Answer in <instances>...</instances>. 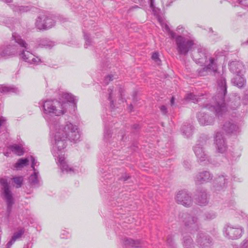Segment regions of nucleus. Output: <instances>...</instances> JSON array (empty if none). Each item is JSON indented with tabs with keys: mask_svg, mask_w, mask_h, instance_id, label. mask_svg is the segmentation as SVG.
<instances>
[{
	"mask_svg": "<svg viewBox=\"0 0 248 248\" xmlns=\"http://www.w3.org/2000/svg\"><path fill=\"white\" fill-rule=\"evenodd\" d=\"M68 104L57 100H48L43 102V116L47 122L53 136L52 154L58 160L62 171L73 173L74 170L69 167L65 160L64 150L66 146L67 140L77 142L80 138L78 127L70 122H66L61 124L54 116L64 114Z\"/></svg>",
	"mask_w": 248,
	"mask_h": 248,
	"instance_id": "obj_1",
	"label": "nucleus"
},
{
	"mask_svg": "<svg viewBox=\"0 0 248 248\" xmlns=\"http://www.w3.org/2000/svg\"><path fill=\"white\" fill-rule=\"evenodd\" d=\"M218 94L216 95L214 100L216 104L214 106L207 105L205 108L211 110H215L216 115L219 118L225 115L227 112L230 113L231 110H235L240 105V98L235 96L228 103V108H227L224 103V96L227 93V86L226 79L221 77L217 81Z\"/></svg>",
	"mask_w": 248,
	"mask_h": 248,
	"instance_id": "obj_2",
	"label": "nucleus"
},
{
	"mask_svg": "<svg viewBox=\"0 0 248 248\" xmlns=\"http://www.w3.org/2000/svg\"><path fill=\"white\" fill-rule=\"evenodd\" d=\"M12 39L20 47V50L17 51L15 47L11 45L2 46L0 47V58H7L18 52L20 58L24 61L30 64H38L41 62V60L35 57L30 51L29 45L23 40L21 36L16 32L12 34Z\"/></svg>",
	"mask_w": 248,
	"mask_h": 248,
	"instance_id": "obj_3",
	"label": "nucleus"
},
{
	"mask_svg": "<svg viewBox=\"0 0 248 248\" xmlns=\"http://www.w3.org/2000/svg\"><path fill=\"white\" fill-rule=\"evenodd\" d=\"M175 39L176 48L179 54L186 56L192 51L196 44L193 40L183 35H177Z\"/></svg>",
	"mask_w": 248,
	"mask_h": 248,
	"instance_id": "obj_4",
	"label": "nucleus"
},
{
	"mask_svg": "<svg viewBox=\"0 0 248 248\" xmlns=\"http://www.w3.org/2000/svg\"><path fill=\"white\" fill-rule=\"evenodd\" d=\"M180 220L191 233L199 229L198 218L194 214L183 213L180 215Z\"/></svg>",
	"mask_w": 248,
	"mask_h": 248,
	"instance_id": "obj_5",
	"label": "nucleus"
},
{
	"mask_svg": "<svg viewBox=\"0 0 248 248\" xmlns=\"http://www.w3.org/2000/svg\"><path fill=\"white\" fill-rule=\"evenodd\" d=\"M0 184L2 186V194L7 203V212L10 214L12 211V206L14 204V199L12 193L9 189L7 181L4 178L0 179Z\"/></svg>",
	"mask_w": 248,
	"mask_h": 248,
	"instance_id": "obj_6",
	"label": "nucleus"
},
{
	"mask_svg": "<svg viewBox=\"0 0 248 248\" xmlns=\"http://www.w3.org/2000/svg\"><path fill=\"white\" fill-rule=\"evenodd\" d=\"M55 24L54 17L51 15H42L39 16L35 22V26L39 30H47Z\"/></svg>",
	"mask_w": 248,
	"mask_h": 248,
	"instance_id": "obj_7",
	"label": "nucleus"
},
{
	"mask_svg": "<svg viewBox=\"0 0 248 248\" xmlns=\"http://www.w3.org/2000/svg\"><path fill=\"white\" fill-rule=\"evenodd\" d=\"M192 56L196 63L202 64L206 62V60L208 59L210 55L200 45H196L192 50Z\"/></svg>",
	"mask_w": 248,
	"mask_h": 248,
	"instance_id": "obj_8",
	"label": "nucleus"
},
{
	"mask_svg": "<svg viewBox=\"0 0 248 248\" xmlns=\"http://www.w3.org/2000/svg\"><path fill=\"white\" fill-rule=\"evenodd\" d=\"M217 59L209 56L206 62L202 64H204V67L199 69L198 74L200 76H204L207 75L208 72H216L217 70Z\"/></svg>",
	"mask_w": 248,
	"mask_h": 248,
	"instance_id": "obj_9",
	"label": "nucleus"
},
{
	"mask_svg": "<svg viewBox=\"0 0 248 248\" xmlns=\"http://www.w3.org/2000/svg\"><path fill=\"white\" fill-rule=\"evenodd\" d=\"M224 232L226 237L231 239H237L242 236L244 230L240 226L228 225L224 228Z\"/></svg>",
	"mask_w": 248,
	"mask_h": 248,
	"instance_id": "obj_10",
	"label": "nucleus"
},
{
	"mask_svg": "<svg viewBox=\"0 0 248 248\" xmlns=\"http://www.w3.org/2000/svg\"><path fill=\"white\" fill-rule=\"evenodd\" d=\"M176 202L185 207H189L192 204V199L191 195L186 191H179L175 198Z\"/></svg>",
	"mask_w": 248,
	"mask_h": 248,
	"instance_id": "obj_11",
	"label": "nucleus"
},
{
	"mask_svg": "<svg viewBox=\"0 0 248 248\" xmlns=\"http://www.w3.org/2000/svg\"><path fill=\"white\" fill-rule=\"evenodd\" d=\"M206 110H203L198 113L197 116L198 121L202 125H212L215 122V118Z\"/></svg>",
	"mask_w": 248,
	"mask_h": 248,
	"instance_id": "obj_12",
	"label": "nucleus"
},
{
	"mask_svg": "<svg viewBox=\"0 0 248 248\" xmlns=\"http://www.w3.org/2000/svg\"><path fill=\"white\" fill-rule=\"evenodd\" d=\"M214 143L218 152L223 153L226 151L227 148L226 142L223 134L221 132H217L215 137Z\"/></svg>",
	"mask_w": 248,
	"mask_h": 248,
	"instance_id": "obj_13",
	"label": "nucleus"
},
{
	"mask_svg": "<svg viewBox=\"0 0 248 248\" xmlns=\"http://www.w3.org/2000/svg\"><path fill=\"white\" fill-rule=\"evenodd\" d=\"M222 130L226 134H236L240 132L239 126L232 120L226 121L222 127Z\"/></svg>",
	"mask_w": 248,
	"mask_h": 248,
	"instance_id": "obj_14",
	"label": "nucleus"
},
{
	"mask_svg": "<svg viewBox=\"0 0 248 248\" xmlns=\"http://www.w3.org/2000/svg\"><path fill=\"white\" fill-rule=\"evenodd\" d=\"M213 175L208 171H202L198 172L194 178L195 182L197 184L208 182L213 178Z\"/></svg>",
	"mask_w": 248,
	"mask_h": 248,
	"instance_id": "obj_15",
	"label": "nucleus"
},
{
	"mask_svg": "<svg viewBox=\"0 0 248 248\" xmlns=\"http://www.w3.org/2000/svg\"><path fill=\"white\" fill-rule=\"evenodd\" d=\"M197 242L204 248H209L212 245V241L210 237L201 232L197 234Z\"/></svg>",
	"mask_w": 248,
	"mask_h": 248,
	"instance_id": "obj_16",
	"label": "nucleus"
},
{
	"mask_svg": "<svg viewBox=\"0 0 248 248\" xmlns=\"http://www.w3.org/2000/svg\"><path fill=\"white\" fill-rule=\"evenodd\" d=\"M229 66L230 71L236 75L243 74L245 70L243 63L240 61H232L230 63Z\"/></svg>",
	"mask_w": 248,
	"mask_h": 248,
	"instance_id": "obj_17",
	"label": "nucleus"
},
{
	"mask_svg": "<svg viewBox=\"0 0 248 248\" xmlns=\"http://www.w3.org/2000/svg\"><path fill=\"white\" fill-rule=\"evenodd\" d=\"M228 182V179L226 176L219 175L215 179L214 186L216 190H220L226 187Z\"/></svg>",
	"mask_w": 248,
	"mask_h": 248,
	"instance_id": "obj_18",
	"label": "nucleus"
},
{
	"mask_svg": "<svg viewBox=\"0 0 248 248\" xmlns=\"http://www.w3.org/2000/svg\"><path fill=\"white\" fill-rule=\"evenodd\" d=\"M194 152L199 161H204L207 158V156L201 145H196L194 147Z\"/></svg>",
	"mask_w": 248,
	"mask_h": 248,
	"instance_id": "obj_19",
	"label": "nucleus"
},
{
	"mask_svg": "<svg viewBox=\"0 0 248 248\" xmlns=\"http://www.w3.org/2000/svg\"><path fill=\"white\" fill-rule=\"evenodd\" d=\"M197 203L201 206L206 205L208 203L206 192L205 190L199 192L195 198Z\"/></svg>",
	"mask_w": 248,
	"mask_h": 248,
	"instance_id": "obj_20",
	"label": "nucleus"
},
{
	"mask_svg": "<svg viewBox=\"0 0 248 248\" xmlns=\"http://www.w3.org/2000/svg\"><path fill=\"white\" fill-rule=\"evenodd\" d=\"M25 230L24 228H21L16 232H15L12 236L11 240L7 243V248H10L13 244L18 239H20L24 233Z\"/></svg>",
	"mask_w": 248,
	"mask_h": 248,
	"instance_id": "obj_21",
	"label": "nucleus"
},
{
	"mask_svg": "<svg viewBox=\"0 0 248 248\" xmlns=\"http://www.w3.org/2000/svg\"><path fill=\"white\" fill-rule=\"evenodd\" d=\"M232 82L234 86L238 88H242L246 84V79L243 77V74H236L232 79Z\"/></svg>",
	"mask_w": 248,
	"mask_h": 248,
	"instance_id": "obj_22",
	"label": "nucleus"
},
{
	"mask_svg": "<svg viewBox=\"0 0 248 248\" xmlns=\"http://www.w3.org/2000/svg\"><path fill=\"white\" fill-rule=\"evenodd\" d=\"M10 7L15 13L18 14H21L30 10V8L28 6H19L15 4H11Z\"/></svg>",
	"mask_w": 248,
	"mask_h": 248,
	"instance_id": "obj_23",
	"label": "nucleus"
},
{
	"mask_svg": "<svg viewBox=\"0 0 248 248\" xmlns=\"http://www.w3.org/2000/svg\"><path fill=\"white\" fill-rule=\"evenodd\" d=\"M29 161L30 159L28 157L25 158H20L15 164L14 167L17 170H21L24 167L28 165Z\"/></svg>",
	"mask_w": 248,
	"mask_h": 248,
	"instance_id": "obj_24",
	"label": "nucleus"
},
{
	"mask_svg": "<svg viewBox=\"0 0 248 248\" xmlns=\"http://www.w3.org/2000/svg\"><path fill=\"white\" fill-rule=\"evenodd\" d=\"M192 126L189 124H184L181 128V131L183 135L188 138L192 134Z\"/></svg>",
	"mask_w": 248,
	"mask_h": 248,
	"instance_id": "obj_25",
	"label": "nucleus"
},
{
	"mask_svg": "<svg viewBox=\"0 0 248 248\" xmlns=\"http://www.w3.org/2000/svg\"><path fill=\"white\" fill-rule=\"evenodd\" d=\"M33 171V174H31L29 177V182L31 186H36L39 184V172L38 170Z\"/></svg>",
	"mask_w": 248,
	"mask_h": 248,
	"instance_id": "obj_26",
	"label": "nucleus"
},
{
	"mask_svg": "<svg viewBox=\"0 0 248 248\" xmlns=\"http://www.w3.org/2000/svg\"><path fill=\"white\" fill-rule=\"evenodd\" d=\"M124 244L125 246H130L135 248H138L140 246V241L134 240L131 238H125L124 239Z\"/></svg>",
	"mask_w": 248,
	"mask_h": 248,
	"instance_id": "obj_27",
	"label": "nucleus"
},
{
	"mask_svg": "<svg viewBox=\"0 0 248 248\" xmlns=\"http://www.w3.org/2000/svg\"><path fill=\"white\" fill-rule=\"evenodd\" d=\"M10 92L17 93L18 92V89L16 87H8L0 85V93H6Z\"/></svg>",
	"mask_w": 248,
	"mask_h": 248,
	"instance_id": "obj_28",
	"label": "nucleus"
},
{
	"mask_svg": "<svg viewBox=\"0 0 248 248\" xmlns=\"http://www.w3.org/2000/svg\"><path fill=\"white\" fill-rule=\"evenodd\" d=\"M183 246L185 248H194L193 240L189 236H184Z\"/></svg>",
	"mask_w": 248,
	"mask_h": 248,
	"instance_id": "obj_29",
	"label": "nucleus"
},
{
	"mask_svg": "<svg viewBox=\"0 0 248 248\" xmlns=\"http://www.w3.org/2000/svg\"><path fill=\"white\" fill-rule=\"evenodd\" d=\"M158 20L160 22L163 30L168 32L171 38H174L176 35V33L170 31L168 25L166 23H163L160 19H158Z\"/></svg>",
	"mask_w": 248,
	"mask_h": 248,
	"instance_id": "obj_30",
	"label": "nucleus"
},
{
	"mask_svg": "<svg viewBox=\"0 0 248 248\" xmlns=\"http://www.w3.org/2000/svg\"><path fill=\"white\" fill-rule=\"evenodd\" d=\"M11 151L18 155H21L23 154V148L18 145H13L10 147Z\"/></svg>",
	"mask_w": 248,
	"mask_h": 248,
	"instance_id": "obj_31",
	"label": "nucleus"
},
{
	"mask_svg": "<svg viewBox=\"0 0 248 248\" xmlns=\"http://www.w3.org/2000/svg\"><path fill=\"white\" fill-rule=\"evenodd\" d=\"M63 97L67 100L66 103H67L68 104V102H72L74 104L76 103L77 100L74 96H73L72 94L69 93H64L63 94ZM69 105H68V106Z\"/></svg>",
	"mask_w": 248,
	"mask_h": 248,
	"instance_id": "obj_32",
	"label": "nucleus"
},
{
	"mask_svg": "<svg viewBox=\"0 0 248 248\" xmlns=\"http://www.w3.org/2000/svg\"><path fill=\"white\" fill-rule=\"evenodd\" d=\"M185 99L186 100L192 101L194 103L198 102L200 100V98L198 97L197 96L193 93L187 94Z\"/></svg>",
	"mask_w": 248,
	"mask_h": 248,
	"instance_id": "obj_33",
	"label": "nucleus"
},
{
	"mask_svg": "<svg viewBox=\"0 0 248 248\" xmlns=\"http://www.w3.org/2000/svg\"><path fill=\"white\" fill-rule=\"evenodd\" d=\"M233 248H248V239H244L240 245H233Z\"/></svg>",
	"mask_w": 248,
	"mask_h": 248,
	"instance_id": "obj_34",
	"label": "nucleus"
},
{
	"mask_svg": "<svg viewBox=\"0 0 248 248\" xmlns=\"http://www.w3.org/2000/svg\"><path fill=\"white\" fill-rule=\"evenodd\" d=\"M216 216V214L213 212H207L203 215L202 217L204 220H206L213 219Z\"/></svg>",
	"mask_w": 248,
	"mask_h": 248,
	"instance_id": "obj_35",
	"label": "nucleus"
},
{
	"mask_svg": "<svg viewBox=\"0 0 248 248\" xmlns=\"http://www.w3.org/2000/svg\"><path fill=\"white\" fill-rule=\"evenodd\" d=\"M23 178L21 176L16 177L13 178L14 182L16 185V187L19 188L21 186Z\"/></svg>",
	"mask_w": 248,
	"mask_h": 248,
	"instance_id": "obj_36",
	"label": "nucleus"
},
{
	"mask_svg": "<svg viewBox=\"0 0 248 248\" xmlns=\"http://www.w3.org/2000/svg\"><path fill=\"white\" fill-rule=\"evenodd\" d=\"M40 45L43 47H46L47 48H51L54 46V44L50 41H48L46 40H43L40 44Z\"/></svg>",
	"mask_w": 248,
	"mask_h": 248,
	"instance_id": "obj_37",
	"label": "nucleus"
},
{
	"mask_svg": "<svg viewBox=\"0 0 248 248\" xmlns=\"http://www.w3.org/2000/svg\"><path fill=\"white\" fill-rule=\"evenodd\" d=\"M30 160L31 161V167L32 168L33 171L37 170L35 168V166H38L39 163L37 161V160L32 156H30L29 157Z\"/></svg>",
	"mask_w": 248,
	"mask_h": 248,
	"instance_id": "obj_38",
	"label": "nucleus"
},
{
	"mask_svg": "<svg viewBox=\"0 0 248 248\" xmlns=\"http://www.w3.org/2000/svg\"><path fill=\"white\" fill-rule=\"evenodd\" d=\"M84 37L85 40V44L84 45L85 47L87 48L89 46L92 45V41L90 39L89 35L87 34H84Z\"/></svg>",
	"mask_w": 248,
	"mask_h": 248,
	"instance_id": "obj_39",
	"label": "nucleus"
},
{
	"mask_svg": "<svg viewBox=\"0 0 248 248\" xmlns=\"http://www.w3.org/2000/svg\"><path fill=\"white\" fill-rule=\"evenodd\" d=\"M152 59L158 64L161 63V60L159 58V54L158 52H154L152 54Z\"/></svg>",
	"mask_w": 248,
	"mask_h": 248,
	"instance_id": "obj_40",
	"label": "nucleus"
},
{
	"mask_svg": "<svg viewBox=\"0 0 248 248\" xmlns=\"http://www.w3.org/2000/svg\"><path fill=\"white\" fill-rule=\"evenodd\" d=\"M176 31L178 32V34H180L181 35H182V34L185 35V33L186 32V31L185 29V28L181 25H180L177 27Z\"/></svg>",
	"mask_w": 248,
	"mask_h": 248,
	"instance_id": "obj_41",
	"label": "nucleus"
},
{
	"mask_svg": "<svg viewBox=\"0 0 248 248\" xmlns=\"http://www.w3.org/2000/svg\"><path fill=\"white\" fill-rule=\"evenodd\" d=\"M114 78V76L112 75H109L107 76L105 79H104V83L106 84H108L109 82L110 81H112L114 78Z\"/></svg>",
	"mask_w": 248,
	"mask_h": 248,
	"instance_id": "obj_42",
	"label": "nucleus"
},
{
	"mask_svg": "<svg viewBox=\"0 0 248 248\" xmlns=\"http://www.w3.org/2000/svg\"><path fill=\"white\" fill-rule=\"evenodd\" d=\"M111 136V132L108 129H105L104 131V139L107 141L109 138Z\"/></svg>",
	"mask_w": 248,
	"mask_h": 248,
	"instance_id": "obj_43",
	"label": "nucleus"
},
{
	"mask_svg": "<svg viewBox=\"0 0 248 248\" xmlns=\"http://www.w3.org/2000/svg\"><path fill=\"white\" fill-rule=\"evenodd\" d=\"M6 119L3 117H0V128L5 126Z\"/></svg>",
	"mask_w": 248,
	"mask_h": 248,
	"instance_id": "obj_44",
	"label": "nucleus"
},
{
	"mask_svg": "<svg viewBox=\"0 0 248 248\" xmlns=\"http://www.w3.org/2000/svg\"><path fill=\"white\" fill-rule=\"evenodd\" d=\"M108 92L109 93V96H108V100L110 101V106L111 108H112V101L111 100V98H112V89L109 88L108 90Z\"/></svg>",
	"mask_w": 248,
	"mask_h": 248,
	"instance_id": "obj_45",
	"label": "nucleus"
},
{
	"mask_svg": "<svg viewBox=\"0 0 248 248\" xmlns=\"http://www.w3.org/2000/svg\"><path fill=\"white\" fill-rule=\"evenodd\" d=\"M240 3L245 6L248 7V0H238Z\"/></svg>",
	"mask_w": 248,
	"mask_h": 248,
	"instance_id": "obj_46",
	"label": "nucleus"
},
{
	"mask_svg": "<svg viewBox=\"0 0 248 248\" xmlns=\"http://www.w3.org/2000/svg\"><path fill=\"white\" fill-rule=\"evenodd\" d=\"M160 110L162 113L164 114H165L167 112V108L165 106H162L160 107Z\"/></svg>",
	"mask_w": 248,
	"mask_h": 248,
	"instance_id": "obj_47",
	"label": "nucleus"
},
{
	"mask_svg": "<svg viewBox=\"0 0 248 248\" xmlns=\"http://www.w3.org/2000/svg\"><path fill=\"white\" fill-rule=\"evenodd\" d=\"M167 241V243L169 245H170L171 246L173 245V243H172L173 240H172V237L171 236H168Z\"/></svg>",
	"mask_w": 248,
	"mask_h": 248,
	"instance_id": "obj_48",
	"label": "nucleus"
},
{
	"mask_svg": "<svg viewBox=\"0 0 248 248\" xmlns=\"http://www.w3.org/2000/svg\"><path fill=\"white\" fill-rule=\"evenodd\" d=\"M11 21V19L10 18H5L3 20V22L5 24V25L8 26L10 27V22Z\"/></svg>",
	"mask_w": 248,
	"mask_h": 248,
	"instance_id": "obj_49",
	"label": "nucleus"
},
{
	"mask_svg": "<svg viewBox=\"0 0 248 248\" xmlns=\"http://www.w3.org/2000/svg\"><path fill=\"white\" fill-rule=\"evenodd\" d=\"M174 97H172L170 99V104L171 106H173L174 105Z\"/></svg>",
	"mask_w": 248,
	"mask_h": 248,
	"instance_id": "obj_50",
	"label": "nucleus"
},
{
	"mask_svg": "<svg viewBox=\"0 0 248 248\" xmlns=\"http://www.w3.org/2000/svg\"><path fill=\"white\" fill-rule=\"evenodd\" d=\"M129 178V176H127V175H125L124 176H123L122 179L124 180V181H126L128 180Z\"/></svg>",
	"mask_w": 248,
	"mask_h": 248,
	"instance_id": "obj_51",
	"label": "nucleus"
},
{
	"mask_svg": "<svg viewBox=\"0 0 248 248\" xmlns=\"http://www.w3.org/2000/svg\"><path fill=\"white\" fill-rule=\"evenodd\" d=\"M184 165L186 166V168H189V166H190L189 163L187 161L184 162Z\"/></svg>",
	"mask_w": 248,
	"mask_h": 248,
	"instance_id": "obj_52",
	"label": "nucleus"
},
{
	"mask_svg": "<svg viewBox=\"0 0 248 248\" xmlns=\"http://www.w3.org/2000/svg\"><path fill=\"white\" fill-rule=\"evenodd\" d=\"M129 109H130V111H132V105H130L129 106Z\"/></svg>",
	"mask_w": 248,
	"mask_h": 248,
	"instance_id": "obj_53",
	"label": "nucleus"
},
{
	"mask_svg": "<svg viewBox=\"0 0 248 248\" xmlns=\"http://www.w3.org/2000/svg\"><path fill=\"white\" fill-rule=\"evenodd\" d=\"M248 45V40H247V42H245V43H243V45Z\"/></svg>",
	"mask_w": 248,
	"mask_h": 248,
	"instance_id": "obj_54",
	"label": "nucleus"
},
{
	"mask_svg": "<svg viewBox=\"0 0 248 248\" xmlns=\"http://www.w3.org/2000/svg\"><path fill=\"white\" fill-rule=\"evenodd\" d=\"M40 23H42V24H44L45 23V21L42 20L41 22H40Z\"/></svg>",
	"mask_w": 248,
	"mask_h": 248,
	"instance_id": "obj_55",
	"label": "nucleus"
}]
</instances>
